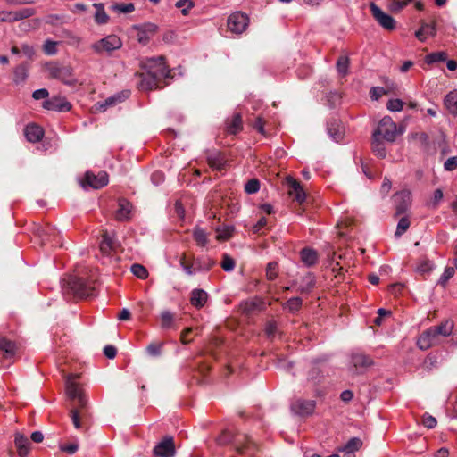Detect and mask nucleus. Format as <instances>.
Listing matches in <instances>:
<instances>
[{"instance_id":"obj_1","label":"nucleus","mask_w":457,"mask_h":457,"mask_svg":"<svg viewBox=\"0 0 457 457\" xmlns=\"http://www.w3.org/2000/svg\"><path fill=\"white\" fill-rule=\"evenodd\" d=\"M122 46L120 38L116 35H108L91 45V49L96 54H107L110 55L115 50L120 49Z\"/></svg>"},{"instance_id":"obj_2","label":"nucleus","mask_w":457,"mask_h":457,"mask_svg":"<svg viewBox=\"0 0 457 457\" xmlns=\"http://www.w3.org/2000/svg\"><path fill=\"white\" fill-rule=\"evenodd\" d=\"M78 374H70L66 378V394L71 400H77L78 406L84 409L87 406V400L79 384L76 382L79 378Z\"/></svg>"},{"instance_id":"obj_3","label":"nucleus","mask_w":457,"mask_h":457,"mask_svg":"<svg viewBox=\"0 0 457 457\" xmlns=\"http://www.w3.org/2000/svg\"><path fill=\"white\" fill-rule=\"evenodd\" d=\"M403 130H397L395 123L389 116H385L379 121L378 128L373 135L385 139L387 142H394L398 134H402Z\"/></svg>"},{"instance_id":"obj_4","label":"nucleus","mask_w":457,"mask_h":457,"mask_svg":"<svg viewBox=\"0 0 457 457\" xmlns=\"http://www.w3.org/2000/svg\"><path fill=\"white\" fill-rule=\"evenodd\" d=\"M142 67L149 72L160 79H165L170 74V70L165 63L163 56L147 58L142 62Z\"/></svg>"},{"instance_id":"obj_5","label":"nucleus","mask_w":457,"mask_h":457,"mask_svg":"<svg viewBox=\"0 0 457 457\" xmlns=\"http://www.w3.org/2000/svg\"><path fill=\"white\" fill-rule=\"evenodd\" d=\"M68 288L79 297H87L93 295L94 287L83 278L72 276L67 281Z\"/></svg>"},{"instance_id":"obj_6","label":"nucleus","mask_w":457,"mask_h":457,"mask_svg":"<svg viewBox=\"0 0 457 457\" xmlns=\"http://www.w3.org/2000/svg\"><path fill=\"white\" fill-rule=\"evenodd\" d=\"M249 25V18L242 12H236L228 18L227 26L230 32L242 34Z\"/></svg>"},{"instance_id":"obj_7","label":"nucleus","mask_w":457,"mask_h":457,"mask_svg":"<svg viewBox=\"0 0 457 457\" xmlns=\"http://www.w3.org/2000/svg\"><path fill=\"white\" fill-rule=\"evenodd\" d=\"M370 9L375 21L385 29L394 30L395 29V19L383 12L375 3L370 4Z\"/></svg>"},{"instance_id":"obj_8","label":"nucleus","mask_w":457,"mask_h":457,"mask_svg":"<svg viewBox=\"0 0 457 457\" xmlns=\"http://www.w3.org/2000/svg\"><path fill=\"white\" fill-rule=\"evenodd\" d=\"M108 184V174L105 171H100L98 174L87 171L85 174L84 180L82 182L83 187H92L94 189H99Z\"/></svg>"},{"instance_id":"obj_9","label":"nucleus","mask_w":457,"mask_h":457,"mask_svg":"<svg viewBox=\"0 0 457 457\" xmlns=\"http://www.w3.org/2000/svg\"><path fill=\"white\" fill-rule=\"evenodd\" d=\"M49 74L52 78L62 80L64 84L73 85L76 79L72 77V69L69 66H50Z\"/></svg>"},{"instance_id":"obj_10","label":"nucleus","mask_w":457,"mask_h":457,"mask_svg":"<svg viewBox=\"0 0 457 457\" xmlns=\"http://www.w3.org/2000/svg\"><path fill=\"white\" fill-rule=\"evenodd\" d=\"M443 341L432 328L425 330L418 338L417 345L421 350H428L430 347L441 344Z\"/></svg>"},{"instance_id":"obj_11","label":"nucleus","mask_w":457,"mask_h":457,"mask_svg":"<svg viewBox=\"0 0 457 457\" xmlns=\"http://www.w3.org/2000/svg\"><path fill=\"white\" fill-rule=\"evenodd\" d=\"M372 365V359L364 353L354 352L351 354V366L356 372L361 373Z\"/></svg>"},{"instance_id":"obj_12","label":"nucleus","mask_w":457,"mask_h":457,"mask_svg":"<svg viewBox=\"0 0 457 457\" xmlns=\"http://www.w3.org/2000/svg\"><path fill=\"white\" fill-rule=\"evenodd\" d=\"M316 407L314 400L296 399L291 403V410L300 416H308L313 413Z\"/></svg>"},{"instance_id":"obj_13","label":"nucleus","mask_w":457,"mask_h":457,"mask_svg":"<svg viewBox=\"0 0 457 457\" xmlns=\"http://www.w3.org/2000/svg\"><path fill=\"white\" fill-rule=\"evenodd\" d=\"M175 453V445L171 436H166L154 448V454L156 457H173Z\"/></svg>"},{"instance_id":"obj_14","label":"nucleus","mask_w":457,"mask_h":457,"mask_svg":"<svg viewBox=\"0 0 457 457\" xmlns=\"http://www.w3.org/2000/svg\"><path fill=\"white\" fill-rule=\"evenodd\" d=\"M394 203L395 205V214L400 215L405 213L411 203V194L408 190H403L394 195Z\"/></svg>"},{"instance_id":"obj_15","label":"nucleus","mask_w":457,"mask_h":457,"mask_svg":"<svg viewBox=\"0 0 457 457\" xmlns=\"http://www.w3.org/2000/svg\"><path fill=\"white\" fill-rule=\"evenodd\" d=\"M287 183L288 186V195L299 204L305 201L306 194L302 187L301 184L293 178H287Z\"/></svg>"},{"instance_id":"obj_16","label":"nucleus","mask_w":457,"mask_h":457,"mask_svg":"<svg viewBox=\"0 0 457 457\" xmlns=\"http://www.w3.org/2000/svg\"><path fill=\"white\" fill-rule=\"evenodd\" d=\"M43 107L52 111L68 112L71 109V104L64 97L54 96L45 101Z\"/></svg>"},{"instance_id":"obj_17","label":"nucleus","mask_w":457,"mask_h":457,"mask_svg":"<svg viewBox=\"0 0 457 457\" xmlns=\"http://www.w3.org/2000/svg\"><path fill=\"white\" fill-rule=\"evenodd\" d=\"M117 247L118 243L114 239L113 236L108 231H104L99 245L100 252L104 255H110Z\"/></svg>"},{"instance_id":"obj_18","label":"nucleus","mask_w":457,"mask_h":457,"mask_svg":"<svg viewBox=\"0 0 457 457\" xmlns=\"http://www.w3.org/2000/svg\"><path fill=\"white\" fill-rule=\"evenodd\" d=\"M140 81L138 82V87L143 91L153 90L158 87V83L162 79L153 74H149L147 71L145 73H141L139 75Z\"/></svg>"},{"instance_id":"obj_19","label":"nucleus","mask_w":457,"mask_h":457,"mask_svg":"<svg viewBox=\"0 0 457 457\" xmlns=\"http://www.w3.org/2000/svg\"><path fill=\"white\" fill-rule=\"evenodd\" d=\"M24 135L29 142L37 143L42 139L44 130L41 127L32 123L25 127Z\"/></svg>"},{"instance_id":"obj_20","label":"nucleus","mask_w":457,"mask_h":457,"mask_svg":"<svg viewBox=\"0 0 457 457\" xmlns=\"http://www.w3.org/2000/svg\"><path fill=\"white\" fill-rule=\"evenodd\" d=\"M431 328L437 334L440 339L444 341L445 338H446L453 333L454 323L451 320H445L442 321L439 325L433 326Z\"/></svg>"},{"instance_id":"obj_21","label":"nucleus","mask_w":457,"mask_h":457,"mask_svg":"<svg viewBox=\"0 0 457 457\" xmlns=\"http://www.w3.org/2000/svg\"><path fill=\"white\" fill-rule=\"evenodd\" d=\"M436 23L422 22L419 30L416 31L415 37L421 42L425 41L428 37L436 36Z\"/></svg>"},{"instance_id":"obj_22","label":"nucleus","mask_w":457,"mask_h":457,"mask_svg":"<svg viewBox=\"0 0 457 457\" xmlns=\"http://www.w3.org/2000/svg\"><path fill=\"white\" fill-rule=\"evenodd\" d=\"M362 445V441L359 437L351 438L343 447L339 449L344 453V457H354V453Z\"/></svg>"},{"instance_id":"obj_23","label":"nucleus","mask_w":457,"mask_h":457,"mask_svg":"<svg viewBox=\"0 0 457 457\" xmlns=\"http://www.w3.org/2000/svg\"><path fill=\"white\" fill-rule=\"evenodd\" d=\"M129 96V93L122 92L114 96H112L104 100L103 103L96 104V109L101 112H105L109 106H113L118 103H121L125 98Z\"/></svg>"},{"instance_id":"obj_24","label":"nucleus","mask_w":457,"mask_h":457,"mask_svg":"<svg viewBox=\"0 0 457 457\" xmlns=\"http://www.w3.org/2000/svg\"><path fill=\"white\" fill-rule=\"evenodd\" d=\"M131 204L125 199L119 201V208L116 211L115 218L117 220L123 221L130 219Z\"/></svg>"},{"instance_id":"obj_25","label":"nucleus","mask_w":457,"mask_h":457,"mask_svg":"<svg viewBox=\"0 0 457 457\" xmlns=\"http://www.w3.org/2000/svg\"><path fill=\"white\" fill-rule=\"evenodd\" d=\"M207 162L209 165L217 170H221L225 165V159L220 152L212 151L207 154Z\"/></svg>"},{"instance_id":"obj_26","label":"nucleus","mask_w":457,"mask_h":457,"mask_svg":"<svg viewBox=\"0 0 457 457\" xmlns=\"http://www.w3.org/2000/svg\"><path fill=\"white\" fill-rule=\"evenodd\" d=\"M243 129L242 116L240 113H234L227 120V132L232 135L237 134Z\"/></svg>"},{"instance_id":"obj_27","label":"nucleus","mask_w":457,"mask_h":457,"mask_svg":"<svg viewBox=\"0 0 457 457\" xmlns=\"http://www.w3.org/2000/svg\"><path fill=\"white\" fill-rule=\"evenodd\" d=\"M328 132L334 141L339 142L344 136V128L338 120H333L328 124Z\"/></svg>"},{"instance_id":"obj_28","label":"nucleus","mask_w":457,"mask_h":457,"mask_svg":"<svg viewBox=\"0 0 457 457\" xmlns=\"http://www.w3.org/2000/svg\"><path fill=\"white\" fill-rule=\"evenodd\" d=\"M301 260L307 267H312L318 262V253L309 247H305L300 252Z\"/></svg>"},{"instance_id":"obj_29","label":"nucleus","mask_w":457,"mask_h":457,"mask_svg":"<svg viewBox=\"0 0 457 457\" xmlns=\"http://www.w3.org/2000/svg\"><path fill=\"white\" fill-rule=\"evenodd\" d=\"M15 445L18 450V454L21 457H26L29 453V439L20 433H16L14 439Z\"/></svg>"},{"instance_id":"obj_30","label":"nucleus","mask_w":457,"mask_h":457,"mask_svg":"<svg viewBox=\"0 0 457 457\" xmlns=\"http://www.w3.org/2000/svg\"><path fill=\"white\" fill-rule=\"evenodd\" d=\"M208 298L207 293L203 289H194L191 292L190 303L196 308H201L204 305Z\"/></svg>"},{"instance_id":"obj_31","label":"nucleus","mask_w":457,"mask_h":457,"mask_svg":"<svg viewBox=\"0 0 457 457\" xmlns=\"http://www.w3.org/2000/svg\"><path fill=\"white\" fill-rule=\"evenodd\" d=\"M93 6L96 8V13L94 15L95 21L98 25L106 24L109 21V16L106 13V12L104 11V4L101 3H99V4L96 3L93 4Z\"/></svg>"},{"instance_id":"obj_32","label":"nucleus","mask_w":457,"mask_h":457,"mask_svg":"<svg viewBox=\"0 0 457 457\" xmlns=\"http://www.w3.org/2000/svg\"><path fill=\"white\" fill-rule=\"evenodd\" d=\"M445 105L453 114L457 115V90L452 91L445 97Z\"/></svg>"},{"instance_id":"obj_33","label":"nucleus","mask_w":457,"mask_h":457,"mask_svg":"<svg viewBox=\"0 0 457 457\" xmlns=\"http://www.w3.org/2000/svg\"><path fill=\"white\" fill-rule=\"evenodd\" d=\"M0 351L4 352L6 357H12L16 353V345L12 341L0 337Z\"/></svg>"},{"instance_id":"obj_34","label":"nucleus","mask_w":457,"mask_h":457,"mask_svg":"<svg viewBox=\"0 0 457 457\" xmlns=\"http://www.w3.org/2000/svg\"><path fill=\"white\" fill-rule=\"evenodd\" d=\"M137 41L143 45H145L148 43V41L150 39L149 34L150 33L153 34L155 31V26L149 24V25H147V29L137 28Z\"/></svg>"},{"instance_id":"obj_35","label":"nucleus","mask_w":457,"mask_h":457,"mask_svg":"<svg viewBox=\"0 0 457 457\" xmlns=\"http://www.w3.org/2000/svg\"><path fill=\"white\" fill-rule=\"evenodd\" d=\"M193 237L199 246H205L209 240L207 233L200 227H195L193 229Z\"/></svg>"},{"instance_id":"obj_36","label":"nucleus","mask_w":457,"mask_h":457,"mask_svg":"<svg viewBox=\"0 0 457 457\" xmlns=\"http://www.w3.org/2000/svg\"><path fill=\"white\" fill-rule=\"evenodd\" d=\"M314 286L315 278L312 274L309 273L306 276L303 277L299 286V291L301 293H308L314 287Z\"/></svg>"},{"instance_id":"obj_37","label":"nucleus","mask_w":457,"mask_h":457,"mask_svg":"<svg viewBox=\"0 0 457 457\" xmlns=\"http://www.w3.org/2000/svg\"><path fill=\"white\" fill-rule=\"evenodd\" d=\"M372 151L378 157L384 158L386 154L385 145L382 142L381 138L378 137L372 136L371 142Z\"/></svg>"},{"instance_id":"obj_38","label":"nucleus","mask_w":457,"mask_h":457,"mask_svg":"<svg viewBox=\"0 0 457 457\" xmlns=\"http://www.w3.org/2000/svg\"><path fill=\"white\" fill-rule=\"evenodd\" d=\"M83 410L84 409H80V408L78 407V408H72L70 411L71 419L72 420V423H73L74 427L77 429L82 428V424H81L80 420L83 418V415H84Z\"/></svg>"},{"instance_id":"obj_39","label":"nucleus","mask_w":457,"mask_h":457,"mask_svg":"<svg viewBox=\"0 0 457 457\" xmlns=\"http://www.w3.org/2000/svg\"><path fill=\"white\" fill-rule=\"evenodd\" d=\"M410 220L408 215H405L402 217L397 224L396 230L395 232V237H400L402 235H403L410 227Z\"/></svg>"},{"instance_id":"obj_40","label":"nucleus","mask_w":457,"mask_h":457,"mask_svg":"<svg viewBox=\"0 0 457 457\" xmlns=\"http://www.w3.org/2000/svg\"><path fill=\"white\" fill-rule=\"evenodd\" d=\"M350 61L345 55H342L337 59V70L341 76H345L348 73Z\"/></svg>"},{"instance_id":"obj_41","label":"nucleus","mask_w":457,"mask_h":457,"mask_svg":"<svg viewBox=\"0 0 457 457\" xmlns=\"http://www.w3.org/2000/svg\"><path fill=\"white\" fill-rule=\"evenodd\" d=\"M36 13V10L33 8H24L19 11L13 12V21H18L23 19L29 18Z\"/></svg>"},{"instance_id":"obj_42","label":"nucleus","mask_w":457,"mask_h":457,"mask_svg":"<svg viewBox=\"0 0 457 457\" xmlns=\"http://www.w3.org/2000/svg\"><path fill=\"white\" fill-rule=\"evenodd\" d=\"M434 269V264L428 259H422L420 261L416 267L417 272L424 275L429 273Z\"/></svg>"},{"instance_id":"obj_43","label":"nucleus","mask_w":457,"mask_h":457,"mask_svg":"<svg viewBox=\"0 0 457 457\" xmlns=\"http://www.w3.org/2000/svg\"><path fill=\"white\" fill-rule=\"evenodd\" d=\"M195 4L192 0H178L175 4L176 8L179 9L184 16H187Z\"/></svg>"},{"instance_id":"obj_44","label":"nucleus","mask_w":457,"mask_h":457,"mask_svg":"<svg viewBox=\"0 0 457 457\" xmlns=\"http://www.w3.org/2000/svg\"><path fill=\"white\" fill-rule=\"evenodd\" d=\"M447 58V54L445 52H436L428 54L425 58V62L428 64L445 62Z\"/></svg>"},{"instance_id":"obj_45","label":"nucleus","mask_w":457,"mask_h":457,"mask_svg":"<svg viewBox=\"0 0 457 457\" xmlns=\"http://www.w3.org/2000/svg\"><path fill=\"white\" fill-rule=\"evenodd\" d=\"M216 238L219 241L228 240L232 237L234 228L232 227H223L216 229Z\"/></svg>"},{"instance_id":"obj_46","label":"nucleus","mask_w":457,"mask_h":457,"mask_svg":"<svg viewBox=\"0 0 457 457\" xmlns=\"http://www.w3.org/2000/svg\"><path fill=\"white\" fill-rule=\"evenodd\" d=\"M130 270L133 273V275H135L140 279H145L148 277L147 270L141 264H133L130 268Z\"/></svg>"},{"instance_id":"obj_47","label":"nucleus","mask_w":457,"mask_h":457,"mask_svg":"<svg viewBox=\"0 0 457 457\" xmlns=\"http://www.w3.org/2000/svg\"><path fill=\"white\" fill-rule=\"evenodd\" d=\"M243 437L245 440H247L246 444H243L239 439L236 443V449L240 454L247 453L253 447V443L250 442L246 436H244Z\"/></svg>"},{"instance_id":"obj_48","label":"nucleus","mask_w":457,"mask_h":457,"mask_svg":"<svg viewBox=\"0 0 457 457\" xmlns=\"http://www.w3.org/2000/svg\"><path fill=\"white\" fill-rule=\"evenodd\" d=\"M302 303L303 301L300 297H292L285 303V308L291 312H295L301 308Z\"/></svg>"},{"instance_id":"obj_49","label":"nucleus","mask_w":457,"mask_h":457,"mask_svg":"<svg viewBox=\"0 0 457 457\" xmlns=\"http://www.w3.org/2000/svg\"><path fill=\"white\" fill-rule=\"evenodd\" d=\"M64 39L68 45L76 46V47L79 46V45L82 43V39L80 37H79L70 31L64 32Z\"/></svg>"},{"instance_id":"obj_50","label":"nucleus","mask_w":457,"mask_h":457,"mask_svg":"<svg viewBox=\"0 0 457 457\" xmlns=\"http://www.w3.org/2000/svg\"><path fill=\"white\" fill-rule=\"evenodd\" d=\"M111 9L117 12L129 13L135 9L133 4H115L111 6Z\"/></svg>"},{"instance_id":"obj_51","label":"nucleus","mask_w":457,"mask_h":457,"mask_svg":"<svg viewBox=\"0 0 457 457\" xmlns=\"http://www.w3.org/2000/svg\"><path fill=\"white\" fill-rule=\"evenodd\" d=\"M454 272L455 271L453 267H446L438 280V284L445 287L448 280L453 277Z\"/></svg>"},{"instance_id":"obj_52","label":"nucleus","mask_w":457,"mask_h":457,"mask_svg":"<svg viewBox=\"0 0 457 457\" xmlns=\"http://www.w3.org/2000/svg\"><path fill=\"white\" fill-rule=\"evenodd\" d=\"M260 189V182L257 179L248 180L245 185V191L247 194H254Z\"/></svg>"},{"instance_id":"obj_53","label":"nucleus","mask_w":457,"mask_h":457,"mask_svg":"<svg viewBox=\"0 0 457 457\" xmlns=\"http://www.w3.org/2000/svg\"><path fill=\"white\" fill-rule=\"evenodd\" d=\"M162 348V343L154 342V343H151L146 347V352L151 356H159L161 354Z\"/></svg>"},{"instance_id":"obj_54","label":"nucleus","mask_w":457,"mask_h":457,"mask_svg":"<svg viewBox=\"0 0 457 457\" xmlns=\"http://www.w3.org/2000/svg\"><path fill=\"white\" fill-rule=\"evenodd\" d=\"M412 0H393L389 8L393 12H400L406 7Z\"/></svg>"},{"instance_id":"obj_55","label":"nucleus","mask_w":457,"mask_h":457,"mask_svg":"<svg viewBox=\"0 0 457 457\" xmlns=\"http://www.w3.org/2000/svg\"><path fill=\"white\" fill-rule=\"evenodd\" d=\"M278 276V263L270 262L266 269V277L269 280H274Z\"/></svg>"},{"instance_id":"obj_56","label":"nucleus","mask_w":457,"mask_h":457,"mask_svg":"<svg viewBox=\"0 0 457 457\" xmlns=\"http://www.w3.org/2000/svg\"><path fill=\"white\" fill-rule=\"evenodd\" d=\"M221 267L225 271H232L235 268V261L228 254H224Z\"/></svg>"},{"instance_id":"obj_57","label":"nucleus","mask_w":457,"mask_h":457,"mask_svg":"<svg viewBox=\"0 0 457 457\" xmlns=\"http://www.w3.org/2000/svg\"><path fill=\"white\" fill-rule=\"evenodd\" d=\"M162 326L164 328H168L171 326L173 321V314L169 311H164L161 314Z\"/></svg>"},{"instance_id":"obj_58","label":"nucleus","mask_w":457,"mask_h":457,"mask_svg":"<svg viewBox=\"0 0 457 457\" xmlns=\"http://www.w3.org/2000/svg\"><path fill=\"white\" fill-rule=\"evenodd\" d=\"M386 107L391 112H399L403 107V103L400 99H391L387 102Z\"/></svg>"},{"instance_id":"obj_59","label":"nucleus","mask_w":457,"mask_h":457,"mask_svg":"<svg viewBox=\"0 0 457 457\" xmlns=\"http://www.w3.org/2000/svg\"><path fill=\"white\" fill-rule=\"evenodd\" d=\"M422 424L428 428H434L436 424H437V421L436 420L435 417L426 413L423 417H422Z\"/></svg>"},{"instance_id":"obj_60","label":"nucleus","mask_w":457,"mask_h":457,"mask_svg":"<svg viewBox=\"0 0 457 457\" xmlns=\"http://www.w3.org/2000/svg\"><path fill=\"white\" fill-rule=\"evenodd\" d=\"M44 51L47 54H54L57 52L56 42L46 40L44 44Z\"/></svg>"},{"instance_id":"obj_61","label":"nucleus","mask_w":457,"mask_h":457,"mask_svg":"<svg viewBox=\"0 0 457 457\" xmlns=\"http://www.w3.org/2000/svg\"><path fill=\"white\" fill-rule=\"evenodd\" d=\"M264 120L262 117L258 116L255 118V120L253 124V127L262 135H265L264 130Z\"/></svg>"},{"instance_id":"obj_62","label":"nucleus","mask_w":457,"mask_h":457,"mask_svg":"<svg viewBox=\"0 0 457 457\" xmlns=\"http://www.w3.org/2000/svg\"><path fill=\"white\" fill-rule=\"evenodd\" d=\"M1 22H14L12 11H0Z\"/></svg>"},{"instance_id":"obj_63","label":"nucleus","mask_w":457,"mask_h":457,"mask_svg":"<svg viewBox=\"0 0 457 457\" xmlns=\"http://www.w3.org/2000/svg\"><path fill=\"white\" fill-rule=\"evenodd\" d=\"M444 167L446 170H453L457 168V156L448 158L445 163Z\"/></svg>"},{"instance_id":"obj_64","label":"nucleus","mask_w":457,"mask_h":457,"mask_svg":"<svg viewBox=\"0 0 457 457\" xmlns=\"http://www.w3.org/2000/svg\"><path fill=\"white\" fill-rule=\"evenodd\" d=\"M278 329L277 323L275 321H270L266 325L265 332L268 337H273Z\"/></svg>"}]
</instances>
